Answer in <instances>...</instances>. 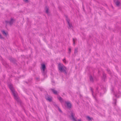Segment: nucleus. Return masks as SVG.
I'll return each instance as SVG.
<instances>
[{
    "mask_svg": "<svg viewBox=\"0 0 121 121\" xmlns=\"http://www.w3.org/2000/svg\"><path fill=\"white\" fill-rule=\"evenodd\" d=\"M58 66L59 70L61 72L65 74H67L66 68L63 64L59 63L58 64Z\"/></svg>",
    "mask_w": 121,
    "mask_h": 121,
    "instance_id": "nucleus-1",
    "label": "nucleus"
},
{
    "mask_svg": "<svg viewBox=\"0 0 121 121\" xmlns=\"http://www.w3.org/2000/svg\"><path fill=\"white\" fill-rule=\"evenodd\" d=\"M40 69L42 74L44 76L47 73V70L45 63L42 62L41 64Z\"/></svg>",
    "mask_w": 121,
    "mask_h": 121,
    "instance_id": "nucleus-2",
    "label": "nucleus"
},
{
    "mask_svg": "<svg viewBox=\"0 0 121 121\" xmlns=\"http://www.w3.org/2000/svg\"><path fill=\"white\" fill-rule=\"evenodd\" d=\"M69 116L70 119L73 121H77L75 113L73 110L69 111Z\"/></svg>",
    "mask_w": 121,
    "mask_h": 121,
    "instance_id": "nucleus-3",
    "label": "nucleus"
},
{
    "mask_svg": "<svg viewBox=\"0 0 121 121\" xmlns=\"http://www.w3.org/2000/svg\"><path fill=\"white\" fill-rule=\"evenodd\" d=\"M8 59L10 60L11 63H12L16 66L17 65V61L16 59L13 58L11 56L8 57Z\"/></svg>",
    "mask_w": 121,
    "mask_h": 121,
    "instance_id": "nucleus-4",
    "label": "nucleus"
},
{
    "mask_svg": "<svg viewBox=\"0 0 121 121\" xmlns=\"http://www.w3.org/2000/svg\"><path fill=\"white\" fill-rule=\"evenodd\" d=\"M7 84L12 93L15 92L13 84L10 82H8Z\"/></svg>",
    "mask_w": 121,
    "mask_h": 121,
    "instance_id": "nucleus-5",
    "label": "nucleus"
},
{
    "mask_svg": "<svg viewBox=\"0 0 121 121\" xmlns=\"http://www.w3.org/2000/svg\"><path fill=\"white\" fill-rule=\"evenodd\" d=\"M15 20L13 18L11 17L10 18V21L7 20L5 21V22L6 24V26H7V25L9 24V25L11 26L13 23V22H14Z\"/></svg>",
    "mask_w": 121,
    "mask_h": 121,
    "instance_id": "nucleus-6",
    "label": "nucleus"
},
{
    "mask_svg": "<svg viewBox=\"0 0 121 121\" xmlns=\"http://www.w3.org/2000/svg\"><path fill=\"white\" fill-rule=\"evenodd\" d=\"M45 98L47 101L50 102H52V97L49 95L48 94L45 95Z\"/></svg>",
    "mask_w": 121,
    "mask_h": 121,
    "instance_id": "nucleus-7",
    "label": "nucleus"
},
{
    "mask_svg": "<svg viewBox=\"0 0 121 121\" xmlns=\"http://www.w3.org/2000/svg\"><path fill=\"white\" fill-rule=\"evenodd\" d=\"M16 92L17 93V92L15 91V92L12 93V94L14 97V99L17 102L19 101L21 99H19L18 96L16 95Z\"/></svg>",
    "mask_w": 121,
    "mask_h": 121,
    "instance_id": "nucleus-8",
    "label": "nucleus"
},
{
    "mask_svg": "<svg viewBox=\"0 0 121 121\" xmlns=\"http://www.w3.org/2000/svg\"><path fill=\"white\" fill-rule=\"evenodd\" d=\"M44 10H45V13L47 14L48 15L50 16V12L49 11V7L47 6L45 7Z\"/></svg>",
    "mask_w": 121,
    "mask_h": 121,
    "instance_id": "nucleus-9",
    "label": "nucleus"
},
{
    "mask_svg": "<svg viewBox=\"0 0 121 121\" xmlns=\"http://www.w3.org/2000/svg\"><path fill=\"white\" fill-rule=\"evenodd\" d=\"M3 65L7 68L9 69L10 68V66L6 62L5 60L2 62Z\"/></svg>",
    "mask_w": 121,
    "mask_h": 121,
    "instance_id": "nucleus-10",
    "label": "nucleus"
},
{
    "mask_svg": "<svg viewBox=\"0 0 121 121\" xmlns=\"http://www.w3.org/2000/svg\"><path fill=\"white\" fill-rule=\"evenodd\" d=\"M1 32H2L3 35L5 37H7L8 35H9L8 32L4 30H1Z\"/></svg>",
    "mask_w": 121,
    "mask_h": 121,
    "instance_id": "nucleus-11",
    "label": "nucleus"
},
{
    "mask_svg": "<svg viewBox=\"0 0 121 121\" xmlns=\"http://www.w3.org/2000/svg\"><path fill=\"white\" fill-rule=\"evenodd\" d=\"M52 104L54 105L55 106V107L56 108H58V109L59 111L61 113H62L63 112L60 109V108L56 104V103L54 102H52Z\"/></svg>",
    "mask_w": 121,
    "mask_h": 121,
    "instance_id": "nucleus-12",
    "label": "nucleus"
},
{
    "mask_svg": "<svg viewBox=\"0 0 121 121\" xmlns=\"http://www.w3.org/2000/svg\"><path fill=\"white\" fill-rule=\"evenodd\" d=\"M17 102L20 104V106H21L22 109L24 110V112H25V108L23 106V103L22 102L21 100H20L19 101Z\"/></svg>",
    "mask_w": 121,
    "mask_h": 121,
    "instance_id": "nucleus-13",
    "label": "nucleus"
},
{
    "mask_svg": "<svg viewBox=\"0 0 121 121\" xmlns=\"http://www.w3.org/2000/svg\"><path fill=\"white\" fill-rule=\"evenodd\" d=\"M51 90L54 94L56 95H58V92L57 91L52 88L51 89Z\"/></svg>",
    "mask_w": 121,
    "mask_h": 121,
    "instance_id": "nucleus-14",
    "label": "nucleus"
},
{
    "mask_svg": "<svg viewBox=\"0 0 121 121\" xmlns=\"http://www.w3.org/2000/svg\"><path fill=\"white\" fill-rule=\"evenodd\" d=\"M58 99L59 100L61 103L63 102H64V100L63 98L60 96H57Z\"/></svg>",
    "mask_w": 121,
    "mask_h": 121,
    "instance_id": "nucleus-15",
    "label": "nucleus"
},
{
    "mask_svg": "<svg viewBox=\"0 0 121 121\" xmlns=\"http://www.w3.org/2000/svg\"><path fill=\"white\" fill-rule=\"evenodd\" d=\"M106 74L104 73H103V76L102 77V79L104 81H105V79L106 78Z\"/></svg>",
    "mask_w": 121,
    "mask_h": 121,
    "instance_id": "nucleus-16",
    "label": "nucleus"
},
{
    "mask_svg": "<svg viewBox=\"0 0 121 121\" xmlns=\"http://www.w3.org/2000/svg\"><path fill=\"white\" fill-rule=\"evenodd\" d=\"M72 107V104L70 102H69V111H70L71 110H73L71 109Z\"/></svg>",
    "mask_w": 121,
    "mask_h": 121,
    "instance_id": "nucleus-17",
    "label": "nucleus"
},
{
    "mask_svg": "<svg viewBox=\"0 0 121 121\" xmlns=\"http://www.w3.org/2000/svg\"><path fill=\"white\" fill-rule=\"evenodd\" d=\"M114 2L116 5L117 6L119 7L120 6V3L119 1L117 0L116 1V2H115V1H114Z\"/></svg>",
    "mask_w": 121,
    "mask_h": 121,
    "instance_id": "nucleus-18",
    "label": "nucleus"
},
{
    "mask_svg": "<svg viewBox=\"0 0 121 121\" xmlns=\"http://www.w3.org/2000/svg\"><path fill=\"white\" fill-rule=\"evenodd\" d=\"M65 103L64 104L65 108H68V101H65Z\"/></svg>",
    "mask_w": 121,
    "mask_h": 121,
    "instance_id": "nucleus-19",
    "label": "nucleus"
},
{
    "mask_svg": "<svg viewBox=\"0 0 121 121\" xmlns=\"http://www.w3.org/2000/svg\"><path fill=\"white\" fill-rule=\"evenodd\" d=\"M69 27L70 29H73V26H72V24L70 23L69 22Z\"/></svg>",
    "mask_w": 121,
    "mask_h": 121,
    "instance_id": "nucleus-20",
    "label": "nucleus"
},
{
    "mask_svg": "<svg viewBox=\"0 0 121 121\" xmlns=\"http://www.w3.org/2000/svg\"><path fill=\"white\" fill-rule=\"evenodd\" d=\"M90 80L91 82H94L93 78L91 75H90Z\"/></svg>",
    "mask_w": 121,
    "mask_h": 121,
    "instance_id": "nucleus-21",
    "label": "nucleus"
},
{
    "mask_svg": "<svg viewBox=\"0 0 121 121\" xmlns=\"http://www.w3.org/2000/svg\"><path fill=\"white\" fill-rule=\"evenodd\" d=\"M90 88H91V90L92 92V95H93V96L94 97V98L96 100V98H95V97L93 95V89L91 87H90Z\"/></svg>",
    "mask_w": 121,
    "mask_h": 121,
    "instance_id": "nucleus-22",
    "label": "nucleus"
},
{
    "mask_svg": "<svg viewBox=\"0 0 121 121\" xmlns=\"http://www.w3.org/2000/svg\"><path fill=\"white\" fill-rule=\"evenodd\" d=\"M113 104H114V105L115 106L116 105V103L117 101V99H113Z\"/></svg>",
    "mask_w": 121,
    "mask_h": 121,
    "instance_id": "nucleus-23",
    "label": "nucleus"
},
{
    "mask_svg": "<svg viewBox=\"0 0 121 121\" xmlns=\"http://www.w3.org/2000/svg\"><path fill=\"white\" fill-rule=\"evenodd\" d=\"M78 48H75V50L74 52V54H76L78 52Z\"/></svg>",
    "mask_w": 121,
    "mask_h": 121,
    "instance_id": "nucleus-24",
    "label": "nucleus"
},
{
    "mask_svg": "<svg viewBox=\"0 0 121 121\" xmlns=\"http://www.w3.org/2000/svg\"><path fill=\"white\" fill-rule=\"evenodd\" d=\"M64 16L66 18V22L67 24H68V16L67 15H65V14H64Z\"/></svg>",
    "mask_w": 121,
    "mask_h": 121,
    "instance_id": "nucleus-25",
    "label": "nucleus"
},
{
    "mask_svg": "<svg viewBox=\"0 0 121 121\" xmlns=\"http://www.w3.org/2000/svg\"><path fill=\"white\" fill-rule=\"evenodd\" d=\"M0 39H4V38L2 36L1 34H0Z\"/></svg>",
    "mask_w": 121,
    "mask_h": 121,
    "instance_id": "nucleus-26",
    "label": "nucleus"
},
{
    "mask_svg": "<svg viewBox=\"0 0 121 121\" xmlns=\"http://www.w3.org/2000/svg\"><path fill=\"white\" fill-rule=\"evenodd\" d=\"M0 59L1 61L2 62L5 60L1 56H0Z\"/></svg>",
    "mask_w": 121,
    "mask_h": 121,
    "instance_id": "nucleus-27",
    "label": "nucleus"
},
{
    "mask_svg": "<svg viewBox=\"0 0 121 121\" xmlns=\"http://www.w3.org/2000/svg\"><path fill=\"white\" fill-rule=\"evenodd\" d=\"M86 117L88 119L89 121L91 120V119H93L92 118H91L90 117L88 116H87Z\"/></svg>",
    "mask_w": 121,
    "mask_h": 121,
    "instance_id": "nucleus-28",
    "label": "nucleus"
},
{
    "mask_svg": "<svg viewBox=\"0 0 121 121\" xmlns=\"http://www.w3.org/2000/svg\"><path fill=\"white\" fill-rule=\"evenodd\" d=\"M43 40L46 43H47V40L46 39V37L45 36L44 37V38L43 39Z\"/></svg>",
    "mask_w": 121,
    "mask_h": 121,
    "instance_id": "nucleus-29",
    "label": "nucleus"
},
{
    "mask_svg": "<svg viewBox=\"0 0 121 121\" xmlns=\"http://www.w3.org/2000/svg\"><path fill=\"white\" fill-rule=\"evenodd\" d=\"M76 40V39H73V44L74 45L75 44V41Z\"/></svg>",
    "mask_w": 121,
    "mask_h": 121,
    "instance_id": "nucleus-30",
    "label": "nucleus"
},
{
    "mask_svg": "<svg viewBox=\"0 0 121 121\" xmlns=\"http://www.w3.org/2000/svg\"><path fill=\"white\" fill-rule=\"evenodd\" d=\"M38 88H39V89L41 91H42L43 89V88H41L40 87H38Z\"/></svg>",
    "mask_w": 121,
    "mask_h": 121,
    "instance_id": "nucleus-31",
    "label": "nucleus"
},
{
    "mask_svg": "<svg viewBox=\"0 0 121 121\" xmlns=\"http://www.w3.org/2000/svg\"><path fill=\"white\" fill-rule=\"evenodd\" d=\"M98 87H97L96 88V94L98 93L99 92V91H98Z\"/></svg>",
    "mask_w": 121,
    "mask_h": 121,
    "instance_id": "nucleus-32",
    "label": "nucleus"
},
{
    "mask_svg": "<svg viewBox=\"0 0 121 121\" xmlns=\"http://www.w3.org/2000/svg\"><path fill=\"white\" fill-rule=\"evenodd\" d=\"M23 1L26 3H28L29 2L28 0H23Z\"/></svg>",
    "mask_w": 121,
    "mask_h": 121,
    "instance_id": "nucleus-33",
    "label": "nucleus"
},
{
    "mask_svg": "<svg viewBox=\"0 0 121 121\" xmlns=\"http://www.w3.org/2000/svg\"><path fill=\"white\" fill-rule=\"evenodd\" d=\"M63 61L65 63H66V59L65 58H64L63 60Z\"/></svg>",
    "mask_w": 121,
    "mask_h": 121,
    "instance_id": "nucleus-34",
    "label": "nucleus"
},
{
    "mask_svg": "<svg viewBox=\"0 0 121 121\" xmlns=\"http://www.w3.org/2000/svg\"><path fill=\"white\" fill-rule=\"evenodd\" d=\"M58 8L59 9L60 11H61V10H62V8L60 6H58Z\"/></svg>",
    "mask_w": 121,
    "mask_h": 121,
    "instance_id": "nucleus-35",
    "label": "nucleus"
},
{
    "mask_svg": "<svg viewBox=\"0 0 121 121\" xmlns=\"http://www.w3.org/2000/svg\"><path fill=\"white\" fill-rule=\"evenodd\" d=\"M3 77L5 79V75H3Z\"/></svg>",
    "mask_w": 121,
    "mask_h": 121,
    "instance_id": "nucleus-36",
    "label": "nucleus"
},
{
    "mask_svg": "<svg viewBox=\"0 0 121 121\" xmlns=\"http://www.w3.org/2000/svg\"><path fill=\"white\" fill-rule=\"evenodd\" d=\"M71 48H69V50L70 52H71Z\"/></svg>",
    "mask_w": 121,
    "mask_h": 121,
    "instance_id": "nucleus-37",
    "label": "nucleus"
},
{
    "mask_svg": "<svg viewBox=\"0 0 121 121\" xmlns=\"http://www.w3.org/2000/svg\"><path fill=\"white\" fill-rule=\"evenodd\" d=\"M107 71L108 72L109 71H110V70L109 69H107Z\"/></svg>",
    "mask_w": 121,
    "mask_h": 121,
    "instance_id": "nucleus-38",
    "label": "nucleus"
},
{
    "mask_svg": "<svg viewBox=\"0 0 121 121\" xmlns=\"http://www.w3.org/2000/svg\"><path fill=\"white\" fill-rule=\"evenodd\" d=\"M108 73L109 74H111V73L110 71V72L109 71L108 72Z\"/></svg>",
    "mask_w": 121,
    "mask_h": 121,
    "instance_id": "nucleus-39",
    "label": "nucleus"
},
{
    "mask_svg": "<svg viewBox=\"0 0 121 121\" xmlns=\"http://www.w3.org/2000/svg\"><path fill=\"white\" fill-rule=\"evenodd\" d=\"M36 79H37V80H38V79H39V78H36Z\"/></svg>",
    "mask_w": 121,
    "mask_h": 121,
    "instance_id": "nucleus-40",
    "label": "nucleus"
},
{
    "mask_svg": "<svg viewBox=\"0 0 121 121\" xmlns=\"http://www.w3.org/2000/svg\"><path fill=\"white\" fill-rule=\"evenodd\" d=\"M115 96L116 97H117V95H115Z\"/></svg>",
    "mask_w": 121,
    "mask_h": 121,
    "instance_id": "nucleus-41",
    "label": "nucleus"
},
{
    "mask_svg": "<svg viewBox=\"0 0 121 121\" xmlns=\"http://www.w3.org/2000/svg\"><path fill=\"white\" fill-rule=\"evenodd\" d=\"M26 82V83L27 84H28V82Z\"/></svg>",
    "mask_w": 121,
    "mask_h": 121,
    "instance_id": "nucleus-42",
    "label": "nucleus"
},
{
    "mask_svg": "<svg viewBox=\"0 0 121 121\" xmlns=\"http://www.w3.org/2000/svg\"><path fill=\"white\" fill-rule=\"evenodd\" d=\"M27 21H28V18L27 17Z\"/></svg>",
    "mask_w": 121,
    "mask_h": 121,
    "instance_id": "nucleus-43",
    "label": "nucleus"
},
{
    "mask_svg": "<svg viewBox=\"0 0 121 121\" xmlns=\"http://www.w3.org/2000/svg\"><path fill=\"white\" fill-rule=\"evenodd\" d=\"M39 43H40V44L41 45L40 41V40H39Z\"/></svg>",
    "mask_w": 121,
    "mask_h": 121,
    "instance_id": "nucleus-44",
    "label": "nucleus"
},
{
    "mask_svg": "<svg viewBox=\"0 0 121 121\" xmlns=\"http://www.w3.org/2000/svg\"><path fill=\"white\" fill-rule=\"evenodd\" d=\"M24 56V55H21V56Z\"/></svg>",
    "mask_w": 121,
    "mask_h": 121,
    "instance_id": "nucleus-45",
    "label": "nucleus"
},
{
    "mask_svg": "<svg viewBox=\"0 0 121 121\" xmlns=\"http://www.w3.org/2000/svg\"><path fill=\"white\" fill-rule=\"evenodd\" d=\"M30 43L31 44V41H30Z\"/></svg>",
    "mask_w": 121,
    "mask_h": 121,
    "instance_id": "nucleus-46",
    "label": "nucleus"
},
{
    "mask_svg": "<svg viewBox=\"0 0 121 121\" xmlns=\"http://www.w3.org/2000/svg\"><path fill=\"white\" fill-rule=\"evenodd\" d=\"M112 91H113V90H112Z\"/></svg>",
    "mask_w": 121,
    "mask_h": 121,
    "instance_id": "nucleus-47",
    "label": "nucleus"
},
{
    "mask_svg": "<svg viewBox=\"0 0 121 121\" xmlns=\"http://www.w3.org/2000/svg\"><path fill=\"white\" fill-rule=\"evenodd\" d=\"M53 82L54 83V82L53 81Z\"/></svg>",
    "mask_w": 121,
    "mask_h": 121,
    "instance_id": "nucleus-48",
    "label": "nucleus"
},
{
    "mask_svg": "<svg viewBox=\"0 0 121 121\" xmlns=\"http://www.w3.org/2000/svg\"><path fill=\"white\" fill-rule=\"evenodd\" d=\"M53 82L54 83V82L53 81Z\"/></svg>",
    "mask_w": 121,
    "mask_h": 121,
    "instance_id": "nucleus-49",
    "label": "nucleus"
}]
</instances>
